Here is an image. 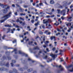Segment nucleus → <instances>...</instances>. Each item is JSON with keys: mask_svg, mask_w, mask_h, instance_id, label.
I'll list each match as a JSON object with an SVG mask.
<instances>
[{"mask_svg": "<svg viewBox=\"0 0 73 73\" xmlns=\"http://www.w3.org/2000/svg\"><path fill=\"white\" fill-rule=\"evenodd\" d=\"M24 8H27V7H28V6L27 5H24Z\"/></svg>", "mask_w": 73, "mask_h": 73, "instance_id": "obj_35", "label": "nucleus"}, {"mask_svg": "<svg viewBox=\"0 0 73 73\" xmlns=\"http://www.w3.org/2000/svg\"><path fill=\"white\" fill-rule=\"evenodd\" d=\"M16 61H15V60H12V62H13V63H15Z\"/></svg>", "mask_w": 73, "mask_h": 73, "instance_id": "obj_34", "label": "nucleus"}, {"mask_svg": "<svg viewBox=\"0 0 73 73\" xmlns=\"http://www.w3.org/2000/svg\"><path fill=\"white\" fill-rule=\"evenodd\" d=\"M46 50H47V52H49V50H48V48H46Z\"/></svg>", "mask_w": 73, "mask_h": 73, "instance_id": "obj_52", "label": "nucleus"}, {"mask_svg": "<svg viewBox=\"0 0 73 73\" xmlns=\"http://www.w3.org/2000/svg\"><path fill=\"white\" fill-rule=\"evenodd\" d=\"M58 21H60V23L61 24V23H62V21H61V19H58Z\"/></svg>", "mask_w": 73, "mask_h": 73, "instance_id": "obj_24", "label": "nucleus"}, {"mask_svg": "<svg viewBox=\"0 0 73 73\" xmlns=\"http://www.w3.org/2000/svg\"><path fill=\"white\" fill-rule=\"evenodd\" d=\"M19 19H20V20H23V21L24 20V18H22L21 17H20L19 18Z\"/></svg>", "mask_w": 73, "mask_h": 73, "instance_id": "obj_22", "label": "nucleus"}, {"mask_svg": "<svg viewBox=\"0 0 73 73\" xmlns=\"http://www.w3.org/2000/svg\"><path fill=\"white\" fill-rule=\"evenodd\" d=\"M62 31L63 32V33H64V32H65V31L64 30V29L62 30Z\"/></svg>", "mask_w": 73, "mask_h": 73, "instance_id": "obj_60", "label": "nucleus"}, {"mask_svg": "<svg viewBox=\"0 0 73 73\" xmlns=\"http://www.w3.org/2000/svg\"><path fill=\"white\" fill-rule=\"evenodd\" d=\"M39 5L40 6H42V3H40L39 4Z\"/></svg>", "mask_w": 73, "mask_h": 73, "instance_id": "obj_38", "label": "nucleus"}, {"mask_svg": "<svg viewBox=\"0 0 73 73\" xmlns=\"http://www.w3.org/2000/svg\"><path fill=\"white\" fill-rule=\"evenodd\" d=\"M50 3L51 4H54V1L53 0H51L50 1Z\"/></svg>", "mask_w": 73, "mask_h": 73, "instance_id": "obj_8", "label": "nucleus"}, {"mask_svg": "<svg viewBox=\"0 0 73 73\" xmlns=\"http://www.w3.org/2000/svg\"><path fill=\"white\" fill-rule=\"evenodd\" d=\"M11 65L12 66H13V63H11Z\"/></svg>", "mask_w": 73, "mask_h": 73, "instance_id": "obj_45", "label": "nucleus"}, {"mask_svg": "<svg viewBox=\"0 0 73 73\" xmlns=\"http://www.w3.org/2000/svg\"><path fill=\"white\" fill-rule=\"evenodd\" d=\"M33 43V42H29V44H32V43Z\"/></svg>", "mask_w": 73, "mask_h": 73, "instance_id": "obj_33", "label": "nucleus"}, {"mask_svg": "<svg viewBox=\"0 0 73 73\" xmlns=\"http://www.w3.org/2000/svg\"><path fill=\"white\" fill-rule=\"evenodd\" d=\"M49 21H50V22H51V21H50V19H45L43 20L44 24H46V26H47V25H48V24H47L48 23V22H49Z\"/></svg>", "mask_w": 73, "mask_h": 73, "instance_id": "obj_3", "label": "nucleus"}, {"mask_svg": "<svg viewBox=\"0 0 73 73\" xmlns=\"http://www.w3.org/2000/svg\"><path fill=\"white\" fill-rule=\"evenodd\" d=\"M9 73H12V71H10L9 72Z\"/></svg>", "mask_w": 73, "mask_h": 73, "instance_id": "obj_50", "label": "nucleus"}, {"mask_svg": "<svg viewBox=\"0 0 73 73\" xmlns=\"http://www.w3.org/2000/svg\"><path fill=\"white\" fill-rule=\"evenodd\" d=\"M44 43H45V45L43 46V47H44V48H46V46H48L47 44L49 43V41H46Z\"/></svg>", "mask_w": 73, "mask_h": 73, "instance_id": "obj_6", "label": "nucleus"}, {"mask_svg": "<svg viewBox=\"0 0 73 73\" xmlns=\"http://www.w3.org/2000/svg\"><path fill=\"white\" fill-rule=\"evenodd\" d=\"M50 32H49V33H48V35H50Z\"/></svg>", "mask_w": 73, "mask_h": 73, "instance_id": "obj_63", "label": "nucleus"}, {"mask_svg": "<svg viewBox=\"0 0 73 73\" xmlns=\"http://www.w3.org/2000/svg\"><path fill=\"white\" fill-rule=\"evenodd\" d=\"M71 24H72V23H69L68 24H67L66 25L67 27H68V25H71Z\"/></svg>", "mask_w": 73, "mask_h": 73, "instance_id": "obj_16", "label": "nucleus"}, {"mask_svg": "<svg viewBox=\"0 0 73 73\" xmlns=\"http://www.w3.org/2000/svg\"><path fill=\"white\" fill-rule=\"evenodd\" d=\"M72 7H73V6H72V5L70 7V8H72Z\"/></svg>", "mask_w": 73, "mask_h": 73, "instance_id": "obj_62", "label": "nucleus"}, {"mask_svg": "<svg viewBox=\"0 0 73 73\" xmlns=\"http://www.w3.org/2000/svg\"><path fill=\"white\" fill-rule=\"evenodd\" d=\"M57 12L58 13H60V14H62L63 16L65 15V13L66 12V10H64L62 11H60V10L58 9Z\"/></svg>", "mask_w": 73, "mask_h": 73, "instance_id": "obj_2", "label": "nucleus"}, {"mask_svg": "<svg viewBox=\"0 0 73 73\" xmlns=\"http://www.w3.org/2000/svg\"><path fill=\"white\" fill-rule=\"evenodd\" d=\"M0 70H1V71L5 70V68H0Z\"/></svg>", "mask_w": 73, "mask_h": 73, "instance_id": "obj_10", "label": "nucleus"}, {"mask_svg": "<svg viewBox=\"0 0 73 73\" xmlns=\"http://www.w3.org/2000/svg\"><path fill=\"white\" fill-rule=\"evenodd\" d=\"M55 38V36H52L51 37H50V39L51 40H52L53 39Z\"/></svg>", "mask_w": 73, "mask_h": 73, "instance_id": "obj_13", "label": "nucleus"}, {"mask_svg": "<svg viewBox=\"0 0 73 73\" xmlns=\"http://www.w3.org/2000/svg\"><path fill=\"white\" fill-rule=\"evenodd\" d=\"M57 30L58 32H61V31L60 30L58 29H57Z\"/></svg>", "mask_w": 73, "mask_h": 73, "instance_id": "obj_30", "label": "nucleus"}, {"mask_svg": "<svg viewBox=\"0 0 73 73\" xmlns=\"http://www.w3.org/2000/svg\"><path fill=\"white\" fill-rule=\"evenodd\" d=\"M60 33H58V34H56V36H58V35H60Z\"/></svg>", "mask_w": 73, "mask_h": 73, "instance_id": "obj_41", "label": "nucleus"}, {"mask_svg": "<svg viewBox=\"0 0 73 73\" xmlns=\"http://www.w3.org/2000/svg\"><path fill=\"white\" fill-rule=\"evenodd\" d=\"M17 23H19V19H18L17 20Z\"/></svg>", "mask_w": 73, "mask_h": 73, "instance_id": "obj_39", "label": "nucleus"}, {"mask_svg": "<svg viewBox=\"0 0 73 73\" xmlns=\"http://www.w3.org/2000/svg\"><path fill=\"white\" fill-rule=\"evenodd\" d=\"M19 54H21V53H22V52L21 51H19Z\"/></svg>", "mask_w": 73, "mask_h": 73, "instance_id": "obj_32", "label": "nucleus"}, {"mask_svg": "<svg viewBox=\"0 0 73 73\" xmlns=\"http://www.w3.org/2000/svg\"><path fill=\"white\" fill-rule=\"evenodd\" d=\"M34 49H38V47H36L34 48Z\"/></svg>", "mask_w": 73, "mask_h": 73, "instance_id": "obj_21", "label": "nucleus"}, {"mask_svg": "<svg viewBox=\"0 0 73 73\" xmlns=\"http://www.w3.org/2000/svg\"><path fill=\"white\" fill-rule=\"evenodd\" d=\"M6 66H7V67H8V66H9V64L8 63L7 64Z\"/></svg>", "mask_w": 73, "mask_h": 73, "instance_id": "obj_36", "label": "nucleus"}, {"mask_svg": "<svg viewBox=\"0 0 73 73\" xmlns=\"http://www.w3.org/2000/svg\"><path fill=\"white\" fill-rule=\"evenodd\" d=\"M9 8V6H8V7H7V9H4L3 11V13H7V9H8V8Z\"/></svg>", "mask_w": 73, "mask_h": 73, "instance_id": "obj_4", "label": "nucleus"}, {"mask_svg": "<svg viewBox=\"0 0 73 73\" xmlns=\"http://www.w3.org/2000/svg\"><path fill=\"white\" fill-rule=\"evenodd\" d=\"M13 26H15V27H16V28H19V27L17 25H15V24H13Z\"/></svg>", "mask_w": 73, "mask_h": 73, "instance_id": "obj_15", "label": "nucleus"}, {"mask_svg": "<svg viewBox=\"0 0 73 73\" xmlns=\"http://www.w3.org/2000/svg\"><path fill=\"white\" fill-rule=\"evenodd\" d=\"M0 5H1V7H2V8H4V7H7V5H4L1 4V3H0Z\"/></svg>", "mask_w": 73, "mask_h": 73, "instance_id": "obj_7", "label": "nucleus"}, {"mask_svg": "<svg viewBox=\"0 0 73 73\" xmlns=\"http://www.w3.org/2000/svg\"><path fill=\"white\" fill-rule=\"evenodd\" d=\"M54 24V25H59V23L56 21V23H55Z\"/></svg>", "mask_w": 73, "mask_h": 73, "instance_id": "obj_12", "label": "nucleus"}, {"mask_svg": "<svg viewBox=\"0 0 73 73\" xmlns=\"http://www.w3.org/2000/svg\"><path fill=\"white\" fill-rule=\"evenodd\" d=\"M25 23H23V25H25Z\"/></svg>", "mask_w": 73, "mask_h": 73, "instance_id": "obj_56", "label": "nucleus"}, {"mask_svg": "<svg viewBox=\"0 0 73 73\" xmlns=\"http://www.w3.org/2000/svg\"><path fill=\"white\" fill-rule=\"evenodd\" d=\"M72 17H69L68 19V21H71L72 20H71V19H72Z\"/></svg>", "mask_w": 73, "mask_h": 73, "instance_id": "obj_9", "label": "nucleus"}, {"mask_svg": "<svg viewBox=\"0 0 73 73\" xmlns=\"http://www.w3.org/2000/svg\"><path fill=\"white\" fill-rule=\"evenodd\" d=\"M5 27H11V26H10L9 25H5Z\"/></svg>", "mask_w": 73, "mask_h": 73, "instance_id": "obj_18", "label": "nucleus"}, {"mask_svg": "<svg viewBox=\"0 0 73 73\" xmlns=\"http://www.w3.org/2000/svg\"><path fill=\"white\" fill-rule=\"evenodd\" d=\"M64 29L65 30H66V29H67V28L66 27H65Z\"/></svg>", "mask_w": 73, "mask_h": 73, "instance_id": "obj_57", "label": "nucleus"}, {"mask_svg": "<svg viewBox=\"0 0 73 73\" xmlns=\"http://www.w3.org/2000/svg\"><path fill=\"white\" fill-rule=\"evenodd\" d=\"M61 19H62V20H64V19H65V18H64V17L62 16L61 17Z\"/></svg>", "mask_w": 73, "mask_h": 73, "instance_id": "obj_29", "label": "nucleus"}, {"mask_svg": "<svg viewBox=\"0 0 73 73\" xmlns=\"http://www.w3.org/2000/svg\"><path fill=\"white\" fill-rule=\"evenodd\" d=\"M39 33H40V34L41 35L42 34V31H39Z\"/></svg>", "mask_w": 73, "mask_h": 73, "instance_id": "obj_27", "label": "nucleus"}, {"mask_svg": "<svg viewBox=\"0 0 73 73\" xmlns=\"http://www.w3.org/2000/svg\"><path fill=\"white\" fill-rule=\"evenodd\" d=\"M64 46H66V43H65L64 44Z\"/></svg>", "mask_w": 73, "mask_h": 73, "instance_id": "obj_64", "label": "nucleus"}, {"mask_svg": "<svg viewBox=\"0 0 73 73\" xmlns=\"http://www.w3.org/2000/svg\"><path fill=\"white\" fill-rule=\"evenodd\" d=\"M57 17H60V15H57Z\"/></svg>", "mask_w": 73, "mask_h": 73, "instance_id": "obj_58", "label": "nucleus"}, {"mask_svg": "<svg viewBox=\"0 0 73 73\" xmlns=\"http://www.w3.org/2000/svg\"><path fill=\"white\" fill-rule=\"evenodd\" d=\"M52 12H54V9H52Z\"/></svg>", "mask_w": 73, "mask_h": 73, "instance_id": "obj_61", "label": "nucleus"}, {"mask_svg": "<svg viewBox=\"0 0 73 73\" xmlns=\"http://www.w3.org/2000/svg\"><path fill=\"white\" fill-rule=\"evenodd\" d=\"M69 12V9H68V11H67V13Z\"/></svg>", "mask_w": 73, "mask_h": 73, "instance_id": "obj_55", "label": "nucleus"}, {"mask_svg": "<svg viewBox=\"0 0 73 73\" xmlns=\"http://www.w3.org/2000/svg\"><path fill=\"white\" fill-rule=\"evenodd\" d=\"M46 17H47V18H49V17H50V16L48 15Z\"/></svg>", "mask_w": 73, "mask_h": 73, "instance_id": "obj_46", "label": "nucleus"}, {"mask_svg": "<svg viewBox=\"0 0 73 73\" xmlns=\"http://www.w3.org/2000/svg\"><path fill=\"white\" fill-rule=\"evenodd\" d=\"M41 26H42V28H43V29H44V28H45V26H44V25H42Z\"/></svg>", "mask_w": 73, "mask_h": 73, "instance_id": "obj_26", "label": "nucleus"}, {"mask_svg": "<svg viewBox=\"0 0 73 73\" xmlns=\"http://www.w3.org/2000/svg\"><path fill=\"white\" fill-rule=\"evenodd\" d=\"M54 17V15H53L52 16H51V17Z\"/></svg>", "mask_w": 73, "mask_h": 73, "instance_id": "obj_51", "label": "nucleus"}, {"mask_svg": "<svg viewBox=\"0 0 73 73\" xmlns=\"http://www.w3.org/2000/svg\"><path fill=\"white\" fill-rule=\"evenodd\" d=\"M12 13L11 12H10L9 14H8L7 15H6L5 16L3 17V19H4V20H2V21H1V23H3V22H4V21H5V20H7V19L9 18V17H10L11 16V14Z\"/></svg>", "mask_w": 73, "mask_h": 73, "instance_id": "obj_1", "label": "nucleus"}, {"mask_svg": "<svg viewBox=\"0 0 73 73\" xmlns=\"http://www.w3.org/2000/svg\"><path fill=\"white\" fill-rule=\"evenodd\" d=\"M20 15L21 16H24L25 15V14H23V13H21L20 14Z\"/></svg>", "mask_w": 73, "mask_h": 73, "instance_id": "obj_23", "label": "nucleus"}, {"mask_svg": "<svg viewBox=\"0 0 73 73\" xmlns=\"http://www.w3.org/2000/svg\"><path fill=\"white\" fill-rule=\"evenodd\" d=\"M55 49V48H54L52 49V50H53V51H54Z\"/></svg>", "mask_w": 73, "mask_h": 73, "instance_id": "obj_49", "label": "nucleus"}, {"mask_svg": "<svg viewBox=\"0 0 73 73\" xmlns=\"http://www.w3.org/2000/svg\"><path fill=\"white\" fill-rule=\"evenodd\" d=\"M47 58V56H46L44 58Z\"/></svg>", "mask_w": 73, "mask_h": 73, "instance_id": "obj_59", "label": "nucleus"}, {"mask_svg": "<svg viewBox=\"0 0 73 73\" xmlns=\"http://www.w3.org/2000/svg\"><path fill=\"white\" fill-rule=\"evenodd\" d=\"M20 10L21 12H23V11H24V10L23 9H21V8H20Z\"/></svg>", "mask_w": 73, "mask_h": 73, "instance_id": "obj_19", "label": "nucleus"}, {"mask_svg": "<svg viewBox=\"0 0 73 73\" xmlns=\"http://www.w3.org/2000/svg\"><path fill=\"white\" fill-rule=\"evenodd\" d=\"M69 71H70V72H73V68H72V69L69 70Z\"/></svg>", "mask_w": 73, "mask_h": 73, "instance_id": "obj_28", "label": "nucleus"}, {"mask_svg": "<svg viewBox=\"0 0 73 73\" xmlns=\"http://www.w3.org/2000/svg\"><path fill=\"white\" fill-rule=\"evenodd\" d=\"M14 14L15 15H17V12H16L15 13H14Z\"/></svg>", "mask_w": 73, "mask_h": 73, "instance_id": "obj_42", "label": "nucleus"}, {"mask_svg": "<svg viewBox=\"0 0 73 73\" xmlns=\"http://www.w3.org/2000/svg\"><path fill=\"white\" fill-rule=\"evenodd\" d=\"M31 23H33L34 22V20H32L31 21Z\"/></svg>", "mask_w": 73, "mask_h": 73, "instance_id": "obj_40", "label": "nucleus"}, {"mask_svg": "<svg viewBox=\"0 0 73 73\" xmlns=\"http://www.w3.org/2000/svg\"><path fill=\"white\" fill-rule=\"evenodd\" d=\"M55 53H58V51L57 50H56Z\"/></svg>", "mask_w": 73, "mask_h": 73, "instance_id": "obj_53", "label": "nucleus"}, {"mask_svg": "<svg viewBox=\"0 0 73 73\" xmlns=\"http://www.w3.org/2000/svg\"><path fill=\"white\" fill-rule=\"evenodd\" d=\"M24 38H23V40H21V42H24Z\"/></svg>", "mask_w": 73, "mask_h": 73, "instance_id": "obj_48", "label": "nucleus"}, {"mask_svg": "<svg viewBox=\"0 0 73 73\" xmlns=\"http://www.w3.org/2000/svg\"><path fill=\"white\" fill-rule=\"evenodd\" d=\"M20 24H22L23 23V22L22 21H20L19 22Z\"/></svg>", "mask_w": 73, "mask_h": 73, "instance_id": "obj_54", "label": "nucleus"}, {"mask_svg": "<svg viewBox=\"0 0 73 73\" xmlns=\"http://www.w3.org/2000/svg\"><path fill=\"white\" fill-rule=\"evenodd\" d=\"M59 68H61V70H64V68H63V67H61V65H60L59 66Z\"/></svg>", "mask_w": 73, "mask_h": 73, "instance_id": "obj_11", "label": "nucleus"}, {"mask_svg": "<svg viewBox=\"0 0 73 73\" xmlns=\"http://www.w3.org/2000/svg\"><path fill=\"white\" fill-rule=\"evenodd\" d=\"M32 70V69H29L28 70V72H31Z\"/></svg>", "mask_w": 73, "mask_h": 73, "instance_id": "obj_31", "label": "nucleus"}, {"mask_svg": "<svg viewBox=\"0 0 73 73\" xmlns=\"http://www.w3.org/2000/svg\"><path fill=\"white\" fill-rule=\"evenodd\" d=\"M12 7H15V5H14V4L12 5Z\"/></svg>", "mask_w": 73, "mask_h": 73, "instance_id": "obj_44", "label": "nucleus"}, {"mask_svg": "<svg viewBox=\"0 0 73 73\" xmlns=\"http://www.w3.org/2000/svg\"><path fill=\"white\" fill-rule=\"evenodd\" d=\"M45 36H44L43 37H42V36L41 37V38H43V41H45Z\"/></svg>", "mask_w": 73, "mask_h": 73, "instance_id": "obj_17", "label": "nucleus"}, {"mask_svg": "<svg viewBox=\"0 0 73 73\" xmlns=\"http://www.w3.org/2000/svg\"><path fill=\"white\" fill-rule=\"evenodd\" d=\"M16 40H14L13 42V43H16Z\"/></svg>", "mask_w": 73, "mask_h": 73, "instance_id": "obj_20", "label": "nucleus"}, {"mask_svg": "<svg viewBox=\"0 0 73 73\" xmlns=\"http://www.w3.org/2000/svg\"><path fill=\"white\" fill-rule=\"evenodd\" d=\"M15 31V29H13V30H11V31L12 33H13V31Z\"/></svg>", "mask_w": 73, "mask_h": 73, "instance_id": "obj_14", "label": "nucleus"}, {"mask_svg": "<svg viewBox=\"0 0 73 73\" xmlns=\"http://www.w3.org/2000/svg\"><path fill=\"white\" fill-rule=\"evenodd\" d=\"M63 59V58H60V59L61 60L60 61L61 62H62V61H63V60H62V59Z\"/></svg>", "mask_w": 73, "mask_h": 73, "instance_id": "obj_25", "label": "nucleus"}, {"mask_svg": "<svg viewBox=\"0 0 73 73\" xmlns=\"http://www.w3.org/2000/svg\"><path fill=\"white\" fill-rule=\"evenodd\" d=\"M48 32V30H46L44 32V33H46Z\"/></svg>", "mask_w": 73, "mask_h": 73, "instance_id": "obj_37", "label": "nucleus"}, {"mask_svg": "<svg viewBox=\"0 0 73 73\" xmlns=\"http://www.w3.org/2000/svg\"><path fill=\"white\" fill-rule=\"evenodd\" d=\"M50 56H51L52 58H53L54 59L55 58H56V57H57V55H56L54 54H52L50 55Z\"/></svg>", "mask_w": 73, "mask_h": 73, "instance_id": "obj_5", "label": "nucleus"}, {"mask_svg": "<svg viewBox=\"0 0 73 73\" xmlns=\"http://www.w3.org/2000/svg\"><path fill=\"white\" fill-rule=\"evenodd\" d=\"M5 36V35L3 36V38H2L3 39H4Z\"/></svg>", "mask_w": 73, "mask_h": 73, "instance_id": "obj_47", "label": "nucleus"}, {"mask_svg": "<svg viewBox=\"0 0 73 73\" xmlns=\"http://www.w3.org/2000/svg\"><path fill=\"white\" fill-rule=\"evenodd\" d=\"M38 25V23H36L35 24V26H37V25Z\"/></svg>", "mask_w": 73, "mask_h": 73, "instance_id": "obj_43", "label": "nucleus"}]
</instances>
